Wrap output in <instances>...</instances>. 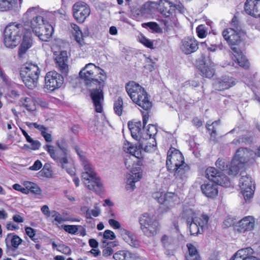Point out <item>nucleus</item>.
<instances>
[{
	"label": "nucleus",
	"instance_id": "f257e3e1",
	"mask_svg": "<svg viewBox=\"0 0 260 260\" xmlns=\"http://www.w3.org/2000/svg\"><path fill=\"white\" fill-rule=\"evenodd\" d=\"M232 28H228L222 31V36L228 44L231 46L232 59L239 66L248 69L249 62L241 50L235 45H238L244 39L245 32L237 17L235 16L231 21Z\"/></svg>",
	"mask_w": 260,
	"mask_h": 260
},
{
	"label": "nucleus",
	"instance_id": "f03ea898",
	"mask_svg": "<svg viewBox=\"0 0 260 260\" xmlns=\"http://www.w3.org/2000/svg\"><path fill=\"white\" fill-rule=\"evenodd\" d=\"M76 151L80 158L84 167V171L82 174V181L89 190L100 192L102 183L100 179L97 177L93 167L86 159L83 151L77 148H76Z\"/></svg>",
	"mask_w": 260,
	"mask_h": 260
},
{
	"label": "nucleus",
	"instance_id": "7ed1b4c3",
	"mask_svg": "<svg viewBox=\"0 0 260 260\" xmlns=\"http://www.w3.org/2000/svg\"><path fill=\"white\" fill-rule=\"evenodd\" d=\"M166 167L170 171L174 172V176L177 181L183 180L186 178V173L189 170V166L186 164L182 153L175 150V152H168Z\"/></svg>",
	"mask_w": 260,
	"mask_h": 260
},
{
	"label": "nucleus",
	"instance_id": "20e7f679",
	"mask_svg": "<svg viewBox=\"0 0 260 260\" xmlns=\"http://www.w3.org/2000/svg\"><path fill=\"white\" fill-rule=\"evenodd\" d=\"M79 76L88 87H91L93 84L103 85L106 79L104 71L92 63L86 64L80 71Z\"/></svg>",
	"mask_w": 260,
	"mask_h": 260
},
{
	"label": "nucleus",
	"instance_id": "39448f33",
	"mask_svg": "<svg viewBox=\"0 0 260 260\" xmlns=\"http://www.w3.org/2000/svg\"><path fill=\"white\" fill-rule=\"evenodd\" d=\"M40 73L39 68L32 63H25L20 70L21 79L25 86L30 89L37 86Z\"/></svg>",
	"mask_w": 260,
	"mask_h": 260
},
{
	"label": "nucleus",
	"instance_id": "423d86ee",
	"mask_svg": "<svg viewBox=\"0 0 260 260\" xmlns=\"http://www.w3.org/2000/svg\"><path fill=\"white\" fill-rule=\"evenodd\" d=\"M25 29L20 24L11 23L4 31V44L7 48H14L20 42L21 36Z\"/></svg>",
	"mask_w": 260,
	"mask_h": 260
},
{
	"label": "nucleus",
	"instance_id": "0eeeda50",
	"mask_svg": "<svg viewBox=\"0 0 260 260\" xmlns=\"http://www.w3.org/2000/svg\"><path fill=\"white\" fill-rule=\"evenodd\" d=\"M141 229L147 237H153L158 231V222L155 218L147 213L143 214L139 218Z\"/></svg>",
	"mask_w": 260,
	"mask_h": 260
},
{
	"label": "nucleus",
	"instance_id": "6e6552de",
	"mask_svg": "<svg viewBox=\"0 0 260 260\" xmlns=\"http://www.w3.org/2000/svg\"><path fill=\"white\" fill-rule=\"evenodd\" d=\"M43 147L49 154L51 157L56 161L58 166L63 169H66L67 173L70 175L73 176L75 174L74 168H68L70 163L68 157L67 153L56 152L53 146L48 144L44 145Z\"/></svg>",
	"mask_w": 260,
	"mask_h": 260
},
{
	"label": "nucleus",
	"instance_id": "1a4fd4ad",
	"mask_svg": "<svg viewBox=\"0 0 260 260\" xmlns=\"http://www.w3.org/2000/svg\"><path fill=\"white\" fill-rule=\"evenodd\" d=\"M252 155V151L247 148H241L239 149L231 161L230 167V174L236 175L238 171L246 162Z\"/></svg>",
	"mask_w": 260,
	"mask_h": 260
},
{
	"label": "nucleus",
	"instance_id": "9d476101",
	"mask_svg": "<svg viewBox=\"0 0 260 260\" xmlns=\"http://www.w3.org/2000/svg\"><path fill=\"white\" fill-rule=\"evenodd\" d=\"M173 3L168 0H159L158 4V9L160 13L165 16V19L162 22L167 28L175 25L176 18L173 15Z\"/></svg>",
	"mask_w": 260,
	"mask_h": 260
},
{
	"label": "nucleus",
	"instance_id": "9b49d317",
	"mask_svg": "<svg viewBox=\"0 0 260 260\" xmlns=\"http://www.w3.org/2000/svg\"><path fill=\"white\" fill-rule=\"evenodd\" d=\"M43 13V11L39 7L30 8L25 13L26 17H32L30 23L33 32L46 24L42 16Z\"/></svg>",
	"mask_w": 260,
	"mask_h": 260
},
{
	"label": "nucleus",
	"instance_id": "f8f14e48",
	"mask_svg": "<svg viewBox=\"0 0 260 260\" xmlns=\"http://www.w3.org/2000/svg\"><path fill=\"white\" fill-rule=\"evenodd\" d=\"M206 176L211 181L210 182L215 183L224 187L230 186V182L228 177L214 167H209L206 169Z\"/></svg>",
	"mask_w": 260,
	"mask_h": 260
},
{
	"label": "nucleus",
	"instance_id": "ddd939ff",
	"mask_svg": "<svg viewBox=\"0 0 260 260\" xmlns=\"http://www.w3.org/2000/svg\"><path fill=\"white\" fill-rule=\"evenodd\" d=\"M45 81V88L53 91L61 86L64 82V78L63 75L55 71H50L46 74Z\"/></svg>",
	"mask_w": 260,
	"mask_h": 260
},
{
	"label": "nucleus",
	"instance_id": "4468645a",
	"mask_svg": "<svg viewBox=\"0 0 260 260\" xmlns=\"http://www.w3.org/2000/svg\"><path fill=\"white\" fill-rule=\"evenodd\" d=\"M73 15L79 23H83L90 14L89 6L83 2H78L72 7Z\"/></svg>",
	"mask_w": 260,
	"mask_h": 260
},
{
	"label": "nucleus",
	"instance_id": "2eb2a0df",
	"mask_svg": "<svg viewBox=\"0 0 260 260\" xmlns=\"http://www.w3.org/2000/svg\"><path fill=\"white\" fill-rule=\"evenodd\" d=\"M241 192L246 202H248L253 197L255 184L251 178L247 175H242L239 180Z\"/></svg>",
	"mask_w": 260,
	"mask_h": 260
},
{
	"label": "nucleus",
	"instance_id": "dca6fc26",
	"mask_svg": "<svg viewBox=\"0 0 260 260\" xmlns=\"http://www.w3.org/2000/svg\"><path fill=\"white\" fill-rule=\"evenodd\" d=\"M110 225L115 229H119V232L122 236L123 239L132 247H138L139 245V242L128 231L121 229L120 223L114 219H109L108 221Z\"/></svg>",
	"mask_w": 260,
	"mask_h": 260
},
{
	"label": "nucleus",
	"instance_id": "f3484780",
	"mask_svg": "<svg viewBox=\"0 0 260 260\" xmlns=\"http://www.w3.org/2000/svg\"><path fill=\"white\" fill-rule=\"evenodd\" d=\"M103 85H98V87L90 90V96L92 100L95 110L98 113H102L103 111V103L104 101V93Z\"/></svg>",
	"mask_w": 260,
	"mask_h": 260
},
{
	"label": "nucleus",
	"instance_id": "a211bd4d",
	"mask_svg": "<svg viewBox=\"0 0 260 260\" xmlns=\"http://www.w3.org/2000/svg\"><path fill=\"white\" fill-rule=\"evenodd\" d=\"M153 197L156 199L160 204H164L170 207L179 202V198L177 195L173 192L163 193L157 192L153 194Z\"/></svg>",
	"mask_w": 260,
	"mask_h": 260
},
{
	"label": "nucleus",
	"instance_id": "6ab92c4d",
	"mask_svg": "<svg viewBox=\"0 0 260 260\" xmlns=\"http://www.w3.org/2000/svg\"><path fill=\"white\" fill-rule=\"evenodd\" d=\"M198 42L194 38L186 37L182 40L180 48L185 54H190L198 49Z\"/></svg>",
	"mask_w": 260,
	"mask_h": 260
},
{
	"label": "nucleus",
	"instance_id": "aec40b11",
	"mask_svg": "<svg viewBox=\"0 0 260 260\" xmlns=\"http://www.w3.org/2000/svg\"><path fill=\"white\" fill-rule=\"evenodd\" d=\"M126 91L131 99L138 101V98L144 93V88L134 81H129L125 85Z\"/></svg>",
	"mask_w": 260,
	"mask_h": 260
},
{
	"label": "nucleus",
	"instance_id": "412c9836",
	"mask_svg": "<svg viewBox=\"0 0 260 260\" xmlns=\"http://www.w3.org/2000/svg\"><path fill=\"white\" fill-rule=\"evenodd\" d=\"M54 59L58 70L64 75H66L69 72V66L68 64V56L66 51H61L58 55L54 54Z\"/></svg>",
	"mask_w": 260,
	"mask_h": 260
},
{
	"label": "nucleus",
	"instance_id": "4be33fe9",
	"mask_svg": "<svg viewBox=\"0 0 260 260\" xmlns=\"http://www.w3.org/2000/svg\"><path fill=\"white\" fill-rule=\"evenodd\" d=\"M201 221H198V219L195 221H192L188 224L189 225V229L191 235H196L200 233L199 227L201 228V230H203L204 226L207 225L209 221V217L207 215L203 214L202 218L200 219Z\"/></svg>",
	"mask_w": 260,
	"mask_h": 260
},
{
	"label": "nucleus",
	"instance_id": "5701e85b",
	"mask_svg": "<svg viewBox=\"0 0 260 260\" xmlns=\"http://www.w3.org/2000/svg\"><path fill=\"white\" fill-rule=\"evenodd\" d=\"M244 9L246 13L251 16L260 17V0H247Z\"/></svg>",
	"mask_w": 260,
	"mask_h": 260
},
{
	"label": "nucleus",
	"instance_id": "b1692460",
	"mask_svg": "<svg viewBox=\"0 0 260 260\" xmlns=\"http://www.w3.org/2000/svg\"><path fill=\"white\" fill-rule=\"evenodd\" d=\"M22 35V42L18 51V55L20 57H22L27 50L31 47L32 44L31 32L30 30L25 29Z\"/></svg>",
	"mask_w": 260,
	"mask_h": 260
},
{
	"label": "nucleus",
	"instance_id": "393cba45",
	"mask_svg": "<svg viewBox=\"0 0 260 260\" xmlns=\"http://www.w3.org/2000/svg\"><path fill=\"white\" fill-rule=\"evenodd\" d=\"M236 83L235 79L233 77L224 76L218 79L215 82L214 85L216 89L223 90L233 86Z\"/></svg>",
	"mask_w": 260,
	"mask_h": 260
},
{
	"label": "nucleus",
	"instance_id": "a878e982",
	"mask_svg": "<svg viewBox=\"0 0 260 260\" xmlns=\"http://www.w3.org/2000/svg\"><path fill=\"white\" fill-rule=\"evenodd\" d=\"M53 32V27L48 23H46L44 26L41 27L36 31L33 32L35 35L42 41L47 42L52 37Z\"/></svg>",
	"mask_w": 260,
	"mask_h": 260
},
{
	"label": "nucleus",
	"instance_id": "bb28decb",
	"mask_svg": "<svg viewBox=\"0 0 260 260\" xmlns=\"http://www.w3.org/2000/svg\"><path fill=\"white\" fill-rule=\"evenodd\" d=\"M132 175H131L127 179L126 189L127 190H133L135 188V183L140 180L142 177L141 169L140 167L133 169Z\"/></svg>",
	"mask_w": 260,
	"mask_h": 260
},
{
	"label": "nucleus",
	"instance_id": "cd10ccee",
	"mask_svg": "<svg viewBox=\"0 0 260 260\" xmlns=\"http://www.w3.org/2000/svg\"><path fill=\"white\" fill-rule=\"evenodd\" d=\"M255 225L254 219L252 216H246L238 222L237 230L240 233L251 231L253 229Z\"/></svg>",
	"mask_w": 260,
	"mask_h": 260
},
{
	"label": "nucleus",
	"instance_id": "c85d7f7f",
	"mask_svg": "<svg viewBox=\"0 0 260 260\" xmlns=\"http://www.w3.org/2000/svg\"><path fill=\"white\" fill-rule=\"evenodd\" d=\"M214 67V64L209 57L205 59L204 64L200 68L202 76L208 78L212 77L215 73Z\"/></svg>",
	"mask_w": 260,
	"mask_h": 260
},
{
	"label": "nucleus",
	"instance_id": "c756f323",
	"mask_svg": "<svg viewBox=\"0 0 260 260\" xmlns=\"http://www.w3.org/2000/svg\"><path fill=\"white\" fill-rule=\"evenodd\" d=\"M254 251L251 247H247L239 250L232 257L231 260H254L252 257Z\"/></svg>",
	"mask_w": 260,
	"mask_h": 260
},
{
	"label": "nucleus",
	"instance_id": "7c9ffc66",
	"mask_svg": "<svg viewBox=\"0 0 260 260\" xmlns=\"http://www.w3.org/2000/svg\"><path fill=\"white\" fill-rule=\"evenodd\" d=\"M140 149L141 148L140 147L139 148H138L137 147L134 146L132 144L128 142L125 143L123 146V149L124 151L127 153H129L134 157L138 159L137 165L139 166L142 165V161L141 159V158L142 157Z\"/></svg>",
	"mask_w": 260,
	"mask_h": 260
},
{
	"label": "nucleus",
	"instance_id": "2f4dec72",
	"mask_svg": "<svg viewBox=\"0 0 260 260\" xmlns=\"http://www.w3.org/2000/svg\"><path fill=\"white\" fill-rule=\"evenodd\" d=\"M217 184L213 182H208L201 185L202 192L208 198H213L218 194Z\"/></svg>",
	"mask_w": 260,
	"mask_h": 260
},
{
	"label": "nucleus",
	"instance_id": "473e14b6",
	"mask_svg": "<svg viewBox=\"0 0 260 260\" xmlns=\"http://www.w3.org/2000/svg\"><path fill=\"white\" fill-rule=\"evenodd\" d=\"M140 95V96L138 98L139 99H138V101L134 100V99H132V100L143 109L147 111H148L152 107V103L148 98L147 92L144 89V93H143L142 95Z\"/></svg>",
	"mask_w": 260,
	"mask_h": 260
},
{
	"label": "nucleus",
	"instance_id": "72a5a7b5",
	"mask_svg": "<svg viewBox=\"0 0 260 260\" xmlns=\"http://www.w3.org/2000/svg\"><path fill=\"white\" fill-rule=\"evenodd\" d=\"M18 8L17 0H0V11H16Z\"/></svg>",
	"mask_w": 260,
	"mask_h": 260
},
{
	"label": "nucleus",
	"instance_id": "f704fd0d",
	"mask_svg": "<svg viewBox=\"0 0 260 260\" xmlns=\"http://www.w3.org/2000/svg\"><path fill=\"white\" fill-rule=\"evenodd\" d=\"M139 147L143 149L145 151H151L154 147L156 146L155 140L152 138V139L147 138H140L139 140Z\"/></svg>",
	"mask_w": 260,
	"mask_h": 260
},
{
	"label": "nucleus",
	"instance_id": "c9c22d12",
	"mask_svg": "<svg viewBox=\"0 0 260 260\" xmlns=\"http://www.w3.org/2000/svg\"><path fill=\"white\" fill-rule=\"evenodd\" d=\"M141 121L128 122V127L133 138L135 139H138L141 131Z\"/></svg>",
	"mask_w": 260,
	"mask_h": 260
},
{
	"label": "nucleus",
	"instance_id": "e433bc0d",
	"mask_svg": "<svg viewBox=\"0 0 260 260\" xmlns=\"http://www.w3.org/2000/svg\"><path fill=\"white\" fill-rule=\"evenodd\" d=\"M188 254L186 256V260H201L200 256L196 247L191 243H188L186 245Z\"/></svg>",
	"mask_w": 260,
	"mask_h": 260
},
{
	"label": "nucleus",
	"instance_id": "4c0bfd02",
	"mask_svg": "<svg viewBox=\"0 0 260 260\" xmlns=\"http://www.w3.org/2000/svg\"><path fill=\"white\" fill-rule=\"evenodd\" d=\"M135 255L129 251L122 250L116 252L113 255L115 260H134Z\"/></svg>",
	"mask_w": 260,
	"mask_h": 260
},
{
	"label": "nucleus",
	"instance_id": "58836bf2",
	"mask_svg": "<svg viewBox=\"0 0 260 260\" xmlns=\"http://www.w3.org/2000/svg\"><path fill=\"white\" fill-rule=\"evenodd\" d=\"M183 217L186 219L187 224L192 221H195L194 218L196 216V213L191 209H188L184 210L182 213Z\"/></svg>",
	"mask_w": 260,
	"mask_h": 260
},
{
	"label": "nucleus",
	"instance_id": "ea45409f",
	"mask_svg": "<svg viewBox=\"0 0 260 260\" xmlns=\"http://www.w3.org/2000/svg\"><path fill=\"white\" fill-rule=\"evenodd\" d=\"M174 239L173 237L167 235H164L161 238V242L163 247L166 249L171 248L173 245Z\"/></svg>",
	"mask_w": 260,
	"mask_h": 260
},
{
	"label": "nucleus",
	"instance_id": "a19ab883",
	"mask_svg": "<svg viewBox=\"0 0 260 260\" xmlns=\"http://www.w3.org/2000/svg\"><path fill=\"white\" fill-rule=\"evenodd\" d=\"M82 210L86 212V217L87 218H91V215L96 217L101 214L100 209L90 210L88 207H84L82 208Z\"/></svg>",
	"mask_w": 260,
	"mask_h": 260
},
{
	"label": "nucleus",
	"instance_id": "79ce46f5",
	"mask_svg": "<svg viewBox=\"0 0 260 260\" xmlns=\"http://www.w3.org/2000/svg\"><path fill=\"white\" fill-rule=\"evenodd\" d=\"M114 110L115 113L118 116L121 115L123 110V101L121 98H118L117 100L115 102Z\"/></svg>",
	"mask_w": 260,
	"mask_h": 260
},
{
	"label": "nucleus",
	"instance_id": "37998d69",
	"mask_svg": "<svg viewBox=\"0 0 260 260\" xmlns=\"http://www.w3.org/2000/svg\"><path fill=\"white\" fill-rule=\"evenodd\" d=\"M216 166L220 170L222 171H226L227 170H229L228 173L230 175H231L230 174V167L231 166V165H229L227 162H226L224 160L222 159L218 158L217 160L216 161L215 163Z\"/></svg>",
	"mask_w": 260,
	"mask_h": 260
},
{
	"label": "nucleus",
	"instance_id": "c03bdc74",
	"mask_svg": "<svg viewBox=\"0 0 260 260\" xmlns=\"http://www.w3.org/2000/svg\"><path fill=\"white\" fill-rule=\"evenodd\" d=\"M23 105L28 111H34L36 109L35 103L30 98H26Z\"/></svg>",
	"mask_w": 260,
	"mask_h": 260
},
{
	"label": "nucleus",
	"instance_id": "a18cd8bd",
	"mask_svg": "<svg viewBox=\"0 0 260 260\" xmlns=\"http://www.w3.org/2000/svg\"><path fill=\"white\" fill-rule=\"evenodd\" d=\"M252 139L251 137L243 136L239 139L234 140L233 143L235 144H241L242 145H248L252 143Z\"/></svg>",
	"mask_w": 260,
	"mask_h": 260
},
{
	"label": "nucleus",
	"instance_id": "49530a36",
	"mask_svg": "<svg viewBox=\"0 0 260 260\" xmlns=\"http://www.w3.org/2000/svg\"><path fill=\"white\" fill-rule=\"evenodd\" d=\"M113 242H106L105 241H103L102 242V246L105 248V249L103 250V255L104 256H108L112 254L113 252V250L111 247L107 246L110 244H112Z\"/></svg>",
	"mask_w": 260,
	"mask_h": 260
},
{
	"label": "nucleus",
	"instance_id": "de8ad7c7",
	"mask_svg": "<svg viewBox=\"0 0 260 260\" xmlns=\"http://www.w3.org/2000/svg\"><path fill=\"white\" fill-rule=\"evenodd\" d=\"M142 26L144 27H149L155 32H158L160 29L159 25L156 22H153L143 23Z\"/></svg>",
	"mask_w": 260,
	"mask_h": 260
},
{
	"label": "nucleus",
	"instance_id": "09e8293b",
	"mask_svg": "<svg viewBox=\"0 0 260 260\" xmlns=\"http://www.w3.org/2000/svg\"><path fill=\"white\" fill-rule=\"evenodd\" d=\"M62 226L66 232L71 234H75L78 230V226L75 225H64Z\"/></svg>",
	"mask_w": 260,
	"mask_h": 260
},
{
	"label": "nucleus",
	"instance_id": "8fccbe9b",
	"mask_svg": "<svg viewBox=\"0 0 260 260\" xmlns=\"http://www.w3.org/2000/svg\"><path fill=\"white\" fill-rule=\"evenodd\" d=\"M139 40L140 42L144 45H145L146 47L149 48L150 49L153 48V41L148 39L143 36H141V37L139 38Z\"/></svg>",
	"mask_w": 260,
	"mask_h": 260
},
{
	"label": "nucleus",
	"instance_id": "3c124183",
	"mask_svg": "<svg viewBox=\"0 0 260 260\" xmlns=\"http://www.w3.org/2000/svg\"><path fill=\"white\" fill-rule=\"evenodd\" d=\"M147 135L149 136V139L152 137H154L157 133V128L155 125L153 124H149L147 129Z\"/></svg>",
	"mask_w": 260,
	"mask_h": 260
},
{
	"label": "nucleus",
	"instance_id": "603ef678",
	"mask_svg": "<svg viewBox=\"0 0 260 260\" xmlns=\"http://www.w3.org/2000/svg\"><path fill=\"white\" fill-rule=\"evenodd\" d=\"M73 35L77 42L80 46H82L84 44L82 31L79 30L76 32H73Z\"/></svg>",
	"mask_w": 260,
	"mask_h": 260
},
{
	"label": "nucleus",
	"instance_id": "864d4df0",
	"mask_svg": "<svg viewBox=\"0 0 260 260\" xmlns=\"http://www.w3.org/2000/svg\"><path fill=\"white\" fill-rule=\"evenodd\" d=\"M219 121H215L212 122V124H210L209 123L207 124L206 127L209 131H211V136H215L216 134V129L215 128V125H217L219 124Z\"/></svg>",
	"mask_w": 260,
	"mask_h": 260
},
{
	"label": "nucleus",
	"instance_id": "5fc2aeb1",
	"mask_svg": "<svg viewBox=\"0 0 260 260\" xmlns=\"http://www.w3.org/2000/svg\"><path fill=\"white\" fill-rule=\"evenodd\" d=\"M197 32L198 37L200 38H205L207 34L205 26L203 25H200L197 27Z\"/></svg>",
	"mask_w": 260,
	"mask_h": 260
},
{
	"label": "nucleus",
	"instance_id": "6e6d98bb",
	"mask_svg": "<svg viewBox=\"0 0 260 260\" xmlns=\"http://www.w3.org/2000/svg\"><path fill=\"white\" fill-rule=\"evenodd\" d=\"M22 239L18 236L14 235L11 240L12 246L15 248H17L22 242Z\"/></svg>",
	"mask_w": 260,
	"mask_h": 260
},
{
	"label": "nucleus",
	"instance_id": "4d7b16f0",
	"mask_svg": "<svg viewBox=\"0 0 260 260\" xmlns=\"http://www.w3.org/2000/svg\"><path fill=\"white\" fill-rule=\"evenodd\" d=\"M57 250L60 252L66 255L70 254L71 252L70 248L64 245H59L58 246Z\"/></svg>",
	"mask_w": 260,
	"mask_h": 260
},
{
	"label": "nucleus",
	"instance_id": "13d9d810",
	"mask_svg": "<svg viewBox=\"0 0 260 260\" xmlns=\"http://www.w3.org/2000/svg\"><path fill=\"white\" fill-rule=\"evenodd\" d=\"M56 144L61 151V153H67L68 150L66 143L63 140L57 141Z\"/></svg>",
	"mask_w": 260,
	"mask_h": 260
},
{
	"label": "nucleus",
	"instance_id": "bf43d9fd",
	"mask_svg": "<svg viewBox=\"0 0 260 260\" xmlns=\"http://www.w3.org/2000/svg\"><path fill=\"white\" fill-rule=\"evenodd\" d=\"M103 237L105 239L114 240L116 236L113 232L107 230L104 233Z\"/></svg>",
	"mask_w": 260,
	"mask_h": 260
},
{
	"label": "nucleus",
	"instance_id": "052dcab7",
	"mask_svg": "<svg viewBox=\"0 0 260 260\" xmlns=\"http://www.w3.org/2000/svg\"><path fill=\"white\" fill-rule=\"evenodd\" d=\"M25 232L28 236H29L33 241H35L36 239L34 237L36 235V230L30 227H26Z\"/></svg>",
	"mask_w": 260,
	"mask_h": 260
},
{
	"label": "nucleus",
	"instance_id": "680f3d73",
	"mask_svg": "<svg viewBox=\"0 0 260 260\" xmlns=\"http://www.w3.org/2000/svg\"><path fill=\"white\" fill-rule=\"evenodd\" d=\"M146 64L144 66V68L148 70L150 72H152L154 69L155 62L152 61V59L149 58L146 59Z\"/></svg>",
	"mask_w": 260,
	"mask_h": 260
},
{
	"label": "nucleus",
	"instance_id": "e2e57ef3",
	"mask_svg": "<svg viewBox=\"0 0 260 260\" xmlns=\"http://www.w3.org/2000/svg\"><path fill=\"white\" fill-rule=\"evenodd\" d=\"M29 143L31 144L30 148L32 150L39 149V148L41 147V143L38 140H34L32 139L31 142Z\"/></svg>",
	"mask_w": 260,
	"mask_h": 260
},
{
	"label": "nucleus",
	"instance_id": "0e129e2a",
	"mask_svg": "<svg viewBox=\"0 0 260 260\" xmlns=\"http://www.w3.org/2000/svg\"><path fill=\"white\" fill-rule=\"evenodd\" d=\"M42 164L40 160H37L34 164V165L30 167L29 169L31 170L37 171L41 168Z\"/></svg>",
	"mask_w": 260,
	"mask_h": 260
},
{
	"label": "nucleus",
	"instance_id": "69168bd1",
	"mask_svg": "<svg viewBox=\"0 0 260 260\" xmlns=\"http://www.w3.org/2000/svg\"><path fill=\"white\" fill-rule=\"evenodd\" d=\"M173 8H175L176 10H177L180 13L183 14L185 11V9L184 7V6L181 3L179 2L178 4L175 5L173 4Z\"/></svg>",
	"mask_w": 260,
	"mask_h": 260
},
{
	"label": "nucleus",
	"instance_id": "338daca9",
	"mask_svg": "<svg viewBox=\"0 0 260 260\" xmlns=\"http://www.w3.org/2000/svg\"><path fill=\"white\" fill-rule=\"evenodd\" d=\"M41 135L44 137L47 142H51L52 141V137L50 134L47 133L46 131L43 133Z\"/></svg>",
	"mask_w": 260,
	"mask_h": 260
},
{
	"label": "nucleus",
	"instance_id": "774afa93",
	"mask_svg": "<svg viewBox=\"0 0 260 260\" xmlns=\"http://www.w3.org/2000/svg\"><path fill=\"white\" fill-rule=\"evenodd\" d=\"M29 191L34 193L38 194H39L41 193L40 188L35 183V185H32V187Z\"/></svg>",
	"mask_w": 260,
	"mask_h": 260
}]
</instances>
